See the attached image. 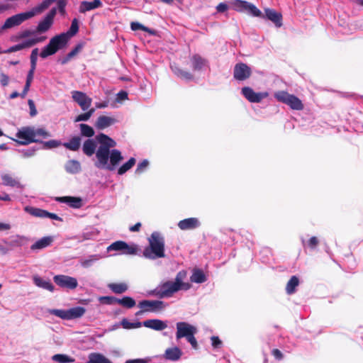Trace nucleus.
<instances>
[{"instance_id":"f257e3e1","label":"nucleus","mask_w":363,"mask_h":363,"mask_svg":"<svg viewBox=\"0 0 363 363\" xmlns=\"http://www.w3.org/2000/svg\"><path fill=\"white\" fill-rule=\"evenodd\" d=\"M96 140L99 143V147L96 149V143L93 139L86 140L82 147L84 153L91 157L96 152V162L95 166L99 169H106L113 170L121 161L123 159L121 152L116 149H113L116 145V143L108 135L100 133L96 137Z\"/></svg>"},{"instance_id":"f03ea898","label":"nucleus","mask_w":363,"mask_h":363,"mask_svg":"<svg viewBox=\"0 0 363 363\" xmlns=\"http://www.w3.org/2000/svg\"><path fill=\"white\" fill-rule=\"evenodd\" d=\"M56 13L57 9L52 8L46 16L38 22L35 29L26 28L12 35L10 37V40L16 43L22 38H27L32 42L33 46L45 42L47 40V36L43 34L49 31L52 28Z\"/></svg>"},{"instance_id":"7ed1b4c3","label":"nucleus","mask_w":363,"mask_h":363,"mask_svg":"<svg viewBox=\"0 0 363 363\" xmlns=\"http://www.w3.org/2000/svg\"><path fill=\"white\" fill-rule=\"evenodd\" d=\"M186 275V272H179L174 281H166L160 283L154 290L149 292V295L155 296L160 298H169L179 291L189 289L191 284L184 281Z\"/></svg>"},{"instance_id":"20e7f679","label":"nucleus","mask_w":363,"mask_h":363,"mask_svg":"<svg viewBox=\"0 0 363 363\" xmlns=\"http://www.w3.org/2000/svg\"><path fill=\"white\" fill-rule=\"evenodd\" d=\"M55 1L56 0H44L41 4L28 11L20 13L8 18L5 21L1 28L3 30H6L20 26L24 21L33 18L36 15L42 13L52 3Z\"/></svg>"},{"instance_id":"39448f33","label":"nucleus","mask_w":363,"mask_h":363,"mask_svg":"<svg viewBox=\"0 0 363 363\" xmlns=\"http://www.w3.org/2000/svg\"><path fill=\"white\" fill-rule=\"evenodd\" d=\"M149 246L143 250V256L147 259H155L164 257V239L158 232L152 233L148 239Z\"/></svg>"},{"instance_id":"423d86ee","label":"nucleus","mask_w":363,"mask_h":363,"mask_svg":"<svg viewBox=\"0 0 363 363\" xmlns=\"http://www.w3.org/2000/svg\"><path fill=\"white\" fill-rule=\"evenodd\" d=\"M69 40V35L63 33L53 36L50 39L49 43L42 48L39 54L40 57L45 59L55 55L58 50L66 47Z\"/></svg>"},{"instance_id":"0eeeda50","label":"nucleus","mask_w":363,"mask_h":363,"mask_svg":"<svg viewBox=\"0 0 363 363\" xmlns=\"http://www.w3.org/2000/svg\"><path fill=\"white\" fill-rule=\"evenodd\" d=\"M177 339H181L186 337L187 341L191 345L194 349L197 348V341L194 337V335L197 333L196 327L186 323V322H178L177 323Z\"/></svg>"},{"instance_id":"6e6552de","label":"nucleus","mask_w":363,"mask_h":363,"mask_svg":"<svg viewBox=\"0 0 363 363\" xmlns=\"http://www.w3.org/2000/svg\"><path fill=\"white\" fill-rule=\"evenodd\" d=\"M230 7L241 13H247L252 16L261 17L262 16V12L258 9L254 4L242 0H232L230 2Z\"/></svg>"},{"instance_id":"1a4fd4ad","label":"nucleus","mask_w":363,"mask_h":363,"mask_svg":"<svg viewBox=\"0 0 363 363\" xmlns=\"http://www.w3.org/2000/svg\"><path fill=\"white\" fill-rule=\"evenodd\" d=\"M274 96L279 101L286 104L291 109L300 111L303 108L301 101L293 94L281 91L275 93Z\"/></svg>"},{"instance_id":"9d476101","label":"nucleus","mask_w":363,"mask_h":363,"mask_svg":"<svg viewBox=\"0 0 363 363\" xmlns=\"http://www.w3.org/2000/svg\"><path fill=\"white\" fill-rule=\"evenodd\" d=\"M16 137L18 140H15L21 145H28L34 142L33 128L23 127L20 129L17 133ZM14 140V139H13Z\"/></svg>"},{"instance_id":"9b49d317","label":"nucleus","mask_w":363,"mask_h":363,"mask_svg":"<svg viewBox=\"0 0 363 363\" xmlns=\"http://www.w3.org/2000/svg\"><path fill=\"white\" fill-rule=\"evenodd\" d=\"M138 306L140 308H143L144 311L157 312L163 310L167 307V304L158 300H145L140 301Z\"/></svg>"},{"instance_id":"f8f14e48","label":"nucleus","mask_w":363,"mask_h":363,"mask_svg":"<svg viewBox=\"0 0 363 363\" xmlns=\"http://www.w3.org/2000/svg\"><path fill=\"white\" fill-rule=\"evenodd\" d=\"M53 280L57 285L62 288L74 289L78 286L76 278L66 275H56L53 277Z\"/></svg>"},{"instance_id":"ddd939ff","label":"nucleus","mask_w":363,"mask_h":363,"mask_svg":"<svg viewBox=\"0 0 363 363\" xmlns=\"http://www.w3.org/2000/svg\"><path fill=\"white\" fill-rule=\"evenodd\" d=\"M243 96L252 103H259L269 96L268 92H255L252 88L245 86L242 89Z\"/></svg>"},{"instance_id":"4468645a","label":"nucleus","mask_w":363,"mask_h":363,"mask_svg":"<svg viewBox=\"0 0 363 363\" xmlns=\"http://www.w3.org/2000/svg\"><path fill=\"white\" fill-rule=\"evenodd\" d=\"M72 99L81 107L82 110L86 111L90 107L92 99L85 93L79 91H72Z\"/></svg>"},{"instance_id":"2eb2a0df","label":"nucleus","mask_w":363,"mask_h":363,"mask_svg":"<svg viewBox=\"0 0 363 363\" xmlns=\"http://www.w3.org/2000/svg\"><path fill=\"white\" fill-rule=\"evenodd\" d=\"M251 74L250 68L244 63L237 64L234 68V77L240 81L247 79Z\"/></svg>"},{"instance_id":"dca6fc26","label":"nucleus","mask_w":363,"mask_h":363,"mask_svg":"<svg viewBox=\"0 0 363 363\" xmlns=\"http://www.w3.org/2000/svg\"><path fill=\"white\" fill-rule=\"evenodd\" d=\"M117 122V120L112 116H100L98 117L96 123L95 127L99 130H104L106 128H108Z\"/></svg>"},{"instance_id":"f3484780","label":"nucleus","mask_w":363,"mask_h":363,"mask_svg":"<svg viewBox=\"0 0 363 363\" xmlns=\"http://www.w3.org/2000/svg\"><path fill=\"white\" fill-rule=\"evenodd\" d=\"M201 223L196 218H189L180 220L178 227L182 230H192L200 226Z\"/></svg>"},{"instance_id":"a211bd4d","label":"nucleus","mask_w":363,"mask_h":363,"mask_svg":"<svg viewBox=\"0 0 363 363\" xmlns=\"http://www.w3.org/2000/svg\"><path fill=\"white\" fill-rule=\"evenodd\" d=\"M18 42L19 43L10 47L6 50H4V53H11L24 49H28L33 46L32 45V42H30L27 38H22Z\"/></svg>"},{"instance_id":"6ab92c4d","label":"nucleus","mask_w":363,"mask_h":363,"mask_svg":"<svg viewBox=\"0 0 363 363\" xmlns=\"http://www.w3.org/2000/svg\"><path fill=\"white\" fill-rule=\"evenodd\" d=\"M102 5L103 4L101 0H94L93 1H84L80 3L79 11L82 13H84L86 11L100 8Z\"/></svg>"},{"instance_id":"aec40b11","label":"nucleus","mask_w":363,"mask_h":363,"mask_svg":"<svg viewBox=\"0 0 363 363\" xmlns=\"http://www.w3.org/2000/svg\"><path fill=\"white\" fill-rule=\"evenodd\" d=\"M142 325L146 328H151L155 330H162L167 327L165 322L159 319L147 320L142 323Z\"/></svg>"},{"instance_id":"412c9836","label":"nucleus","mask_w":363,"mask_h":363,"mask_svg":"<svg viewBox=\"0 0 363 363\" xmlns=\"http://www.w3.org/2000/svg\"><path fill=\"white\" fill-rule=\"evenodd\" d=\"M57 201L67 203L69 206L75 208H79L82 206V201L78 197L62 196L57 198Z\"/></svg>"},{"instance_id":"4be33fe9","label":"nucleus","mask_w":363,"mask_h":363,"mask_svg":"<svg viewBox=\"0 0 363 363\" xmlns=\"http://www.w3.org/2000/svg\"><path fill=\"white\" fill-rule=\"evenodd\" d=\"M1 179L3 184L5 186H9L11 187H16L19 189L24 188V185L21 184L18 179L13 178L11 175L9 174H1Z\"/></svg>"},{"instance_id":"5701e85b","label":"nucleus","mask_w":363,"mask_h":363,"mask_svg":"<svg viewBox=\"0 0 363 363\" xmlns=\"http://www.w3.org/2000/svg\"><path fill=\"white\" fill-rule=\"evenodd\" d=\"M265 16L269 20L272 21L277 27L281 26L282 16L281 13L277 12L274 9H265Z\"/></svg>"},{"instance_id":"b1692460","label":"nucleus","mask_w":363,"mask_h":363,"mask_svg":"<svg viewBox=\"0 0 363 363\" xmlns=\"http://www.w3.org/2000/svg\"><path fill=\"white\" fill-rule=\"evenodd\" d=\"M52 241L53 238L51 236L43 237L41 239L37 240L35 243H33L30 246V249L32 250H38L44 249L50 245Z\"/></svg>"},{"instance_id":"393cba45","label":"nucleus","mask_w":363,"mask_h":363,"mask_svg":"<svg viewBox=\"0 0 363 363\" xmlns=\"http://www.w3.org/2000/svg\"><path fill=\"white\" fill-rule=\"evenodd\" d=\"M182 354V352L181 350L177 347H174L167 349L164 352V357L166 359L171 361H177L181 357Z\"/></svg>"},{"instance_id":"a878e982","label":"nucleus","mask_w":363,"mask_h":363,"mask_svg":"<svg viewBox=\"0 0 363 363\" xmlns=\"http://www.w3.org/2000/svg\"><path fill=\"white\" fill-rule=\"evenodd\" d=\"M102 258V256L99 254L91 255L86 258H82L79 260L80 265L84 268H89L92 264Z\"/></svg>"},{"instance_id":"bb28decb","label":"nucleus","mask_w":363,"mask_h":363,"mask_svg":"<svg viewBox=\"0 0 363 363\" xmlns=\"http://www.w3.org/2000/svg\"><path fill=\"white\" fill-rule=\"evenodd\" d=\"M33 281L36 286L38 287L47 289L50 291H53L55 289L54 286L50 281L43 279L40 277L35 276L33 277Z\"/></svg>"},{"instance_id":"cd10ccee","label":"nucleus","mask_w":363,"mask_h":363,"mask_svg":"<svg viewBox=\"0 0 363 363\" xmlns=\"http://www.w3.org/2000/svg\"><path fill=\"white\" fill-rule=\"evenodd\" d=\"M86 312L84 307L77 306L68 309V319L73 320L82 317Z\"/></svg>"},{"instance_id":"c85d7f7f","label":"nucleus","mask_w":363,"mask_h":363,"mask_svg":"<svg viewBox=\"0 0 363 363\" xmlns=\"http://www.w3.org/2000/svg\"><path fill=\"white\" fill-rule=\"evenodd\" d=\"M65 168L68 173L77 174L81 170V164L78 161L71 160L65 164Z\"/></svg>"},{"instance_id":"c756f323","label":"nucleus","mask_w":363,"mask_h":363,"mask_svg":"<svg viewBox=\"0 0 363 363\" xmlns=\"http://www.w3.org/2000/svg\"><path fill=\"white\" fill-rule=\"evenodd\" d=\"M86 363H112L105 356L99 353H91L89 356V361Z\"/></svg>"},{"instance_id":"7c9ffc66","label":"nucleus","mask_w":363,"mask_h":363,"mask_svg":"<svg viewBox=\"0 0 363 363\" xmlns=\"http://www.w3.org/2000/svg\"><path fill=\"white\" fill-rule=\"evenodd\" d=\"M81 145V138L79 136L73 137L69 142L65 143L63 145L72 151L79 150Z\"/></svg>"},{"instance_id":"2f4dec72","label":"nucleus","mask_w":363,"mask_h":363,"mask_svg":"<svg viewBox=\"0 0 363 363\" xmlns=\"http://www.w3.org/2000/svg\"><path fill=\"white\" fill-rule=\"evenodd\" d=\"M108 287L115 294H122L127 291L128 286L125 283H111Z\"/></svg>"},{"instance_id":"473e14b6","label":"nucleus","mask_w":363,"mask_h":363,"mask_svg":"<svg viewBox=\"0 0 363 363\" xmlns=\"http://www.w3.org/2000/svg\"><path fill=\"white\" fill-rule=\"evenodd\" d=\"M24 210L35 217L45 218L46 211L45 210L31 206H26Z\"/></svg>"},{"instance_id":"72a5a7b5","label":"nucleus","mask_w":363,"mask_h":363,"mask_svg":"<svg viewBox=\"0 0 363 363\" xmlns=\"http://www.w3.org/2000/svg\"><path fill=\"white\" fill-rule=\"evenodd\" d=\"M140 251V250L138 245L135 243H126V247H124L123 252H121V254L127 255H138Z\"/></svg>"},{"instance_id":"f704fd0d","label":"nucleus","mask_w":363,"mask_h":363,"mask_svg":"<svg viewBox=\"0 0 363 363\" xmlns=\"http://www.w3.org/2000/svg\"><path fill=\"white\" fill-rule=\"evenodd\" d=\"M52 359L54 362L58 363H72L74 362V359L70 356L65 354H57L52 357Z\"/></svg>"},{"instance_id":"c9c22d12","label":"nucleus","mask_w":363,"mask_h":363,"mask_svg":"<svg viewBox=\"0 0 363 363\" xmlns=\"http://www.w3.org/2000/svg\"><path fill=\"white\" fill-rule=\"evenodd\" d=\"M191 281L194 283H203L206 281V278L203 272L200 269H195L190 278Z\"/></svg>"},{"instance_id":"e433bc0d","label":"nucleus","mask_w":363,"mask_h":363,"mask_svg":"<svg viewBox=\"0 0 363 363\" xmlns=\"http://www.w3.org/2000/svg\"><path fill=\"white\" fill-rule=\"evenodd\" d=\"M299 281L296 276H293L288 281L286 291L288 294H292L295 292L296 287L298 285Z\"/></svg>"},{"instance_id":"4c0bfd02","label":"nucleus","mask_w":363,"mask_h":363,"mask_svg":"<svg viewBox=\"0 0 363 363\" xmlns=\"http://www.w3.org/2000/svg\"><path fill=\"white\" fill-rule=\"evenodd\" d=\"M117 303L128 308H131L135 305V301L133 298L129 296H125L123 298H118Z\"/></svg>"},{"instance_id":"58836bf2","label":"nucleus","mask_w":363,"mask_h":363,"mask_svg":"<svg viewBox=\"0 0 363 363\" xmlns=\"http://www.w3.org/2000/svg\"><path fill=\"white\" fill-rule=\"evenodd\" d=\"M135 164V159L131 157L127 162L123 164L118 169V174L122 175L130 169Z\"/></svg>"},{"instance_id":"ea45409f","label":"nucleus","mask_w":363,"mask_h":363,"mask_svg":"<svg viewBox=\"0 0 363 363\" xmlns=\"http://www.w3.org/2000/svg\"><path fill=\"white\" fill-rule=\"evenodd\" d=\"M48 313H49L51 315H54L58 318H60L62 320H69L68 319V310L48 309Z\"/></svg>"},{"instance_id":"a19ab883","label":"nucleus","mask_w":363,"mask_h":363,"mask_svg":"<svg viewBox=\"0 0 363 363\" xmlns=\"http://www.w3.org/2000/svg\"><path fill=\"white\" fill-rule=\"evenodd\" d=\"M33 135H34V142H38L39 138H47L50 136V133L46 131L44 128H33Z\"/></svg>"},{"instance_id":"79ce46f5","label":"nucleus","mask_w":363,"mask_h":363,"mask_svg":"<svg viewBox=\"0 0 363 363\" xmlns=\"http://www.w3.org/2000/svg\"><path fill=\"white\" fill-rule=\"evenodd\" d=\"M81 134L83 136L90 138L94 135V130L92 127L89 126L87 124L82 123L79 125Z\"/></svg>"},{"instance_id":"37998d69","label":"nucleus","mask_w":363,"mask_h":363,"mask_svg":"<svg viewBox=\"0 0 363 363\" xmlns=\"http://www.w3.org/2000/svg\"><path fill=\"white\" fill-rule=\"evenodd\" d=\"M124 247H126V242L124 241H116L113 242L111 245L107 247V250L109 251H121L123 252Z\"/></svg>"},{"instance_id":"c03bdc74","label":"nucleus","mask_w":363,"mask_h":363,"mask_svg":"<svg viewBox=\"0 0 363 363\" xmlns=\"http://www.w3.org/2000/svg\"><path fill=\"white\" fill-rule=\"evenodd\" d=\"M193 67L194 69H201L206 63V61L199 55H194L191 59Z\"/></svg>"},{"instance_id":"a18cd8bd","label":"nucleus","mask_w":363,"mask_h":363,"mask_svg":"<svg viewBox=\"0 0 363 363\" xmlns=\"http://www.w3.org/2000/svg\"><path fill=\"white\" fill-rule=\"evenodd\" d=\"M27 240V238L23 235H16L11 237V245L15 247H20Z\"/></svg>"},{"instance_id":"49530a36","label":"nucleus","mask_w":363,"mask_h":363,"mask_svg":"<svg viewBox=\"0 0 363 363\" xmlns=\"http://www.w3.org/2000/svg\"><path fill=\"white\" fill-rule=\"evenodd\" d=\"M121 325L125 328V329H133V328H138L141 327L142 323L137 322V323H130L128 320L126 318H123L121 322Z\"/></svg>"},{"instance_id":"de8ad7c7","label":"nucleus","mask_w":363,"mask_h":363,"mask_svg":"<svg viewBox=\"0 0 363 363\" xmlns=\"http://www.w3.org/2000/svg\"><path fill=\"white\" fill-rule=\"evenodd\" d=\"M174 73L178 76L179 77L182 78V79H186V80H189V79H191L192 78V76L190 73L187 72H185V71H183L181 69L178 68V67H172Z\"/></svg>"},{"instance_id":"09e8293b","label":"nucleus","mask_w":363,"mask_h":363,"mask_svg":"<svg viewBox=\"0 0 363 363\" xmlns=\"http://www.w3.org/2000/svg\"><path fill=\"white\" fill-rule=\"evenodd\" d=\"M174 73L178 76L179 77L182 78V79H186V80H189V79H191L192 78V76L190 73L187 72H185V71H183L181 69L178 68V67H172Z\"/></svg>"},{"instance_id":"8fccbe9b","label":"nucleus","mask_w":363,"mask_h":363,"mask_svg":"<svg viewBox=\"0 0 363 363\" xmlns=\"http://www.w3.org/2000/svg\"><path fill=\"white\" fill-rule=\"evenodd\" d=\"M174 73L178 76L179 77L182 78V79H186V80H189V79H191L192 78V76L190 73L187 72H185V71H183L181 69L178 68V67H172Z\"/></svg>"},{"instance_id":"3c124183","label":"nucleus","mask_w":363,"mask_h":363,"mask_svg":"<svg viewBox=\"0 0 363 363\" xmlns=\"http://www.w3.org/2000/svg\"><path fill=\"white\" fill-rule=\"evenodd\" d=\"M130 28L133 30H142L143 31H145L147 33H149L150 34H154L155 31L150 29L147 27L144 26L141 23L138 22H132L130 24Z\"/></svg>"},{"instance_id":"603ef678","label":"nucleus","mask_w":363,"mask_h":363,"mask_svg":"<svg viewBox=\"0 0 363 363\" xmlns=\"http://www.w3.org/2000/svg\"><path fill=\"white\" fill-rule=\"evenodd\" d=\"M78 30H79L78 21L77 18H74L72 21V24H71L69 30L65 33L69 35V39L71 37L74 35L78 32Z\"/></svg>"},{"instance_id":"864d4df0","label":"nucleus","mask_w":363,"mask_h":363,"mask_svg":"<svg viewBox=\"0 0 363 363\" xmlns=\"http://www.w3.org/2000/svg\"><path fill=\"white\" fill-rule=\"evenodd\" d=\"M99 300L101 303L111 305L117 303L118 298L113 296H101Z\"/></svg>"},{"instance_id":"5fc2aeb1","label":"nucleus","mask_w":363,"mask_h":363,"mask_svg":"<svg viewBox=\"0 0 363 363\" xmlns=\"http://www.w3.org/2000/svg\"><path fill=\"white\" fill-rule=\"evenodd\" d=\"M39 50L38 48H34L30 53V67H36L38 56Z\"/></svg>"},{"instance_id":"6e6d98bb","label":"nucleus","mask_w":363,"mask_h":363,"mask_svg":"<svg viewBox=\"0 0 363 363\" xmlns=\"http://www.w3.org/2000/svg\"><path fill=\"white\" fill-rule=\"evenodd\" d=\"M149 162L147 160H143L138 164L137 169H135L136 174H140L147 167Z\"/></svg>"},{"instance_id":"4d7b16f0","label":"nucleus","mask_w":363,"mask_h":363,"mask_svg":"<svg viewBox=\"0 0 363 363\" xmlns=\"http://www.w3.org/2000/svg\"><path fill=\"white\" fill-rule=\"evenodd\" d=\"M9 83V77L7 74L1 72L0 74V84L3 86H6Z\"/></svg>"},{"instance_id":"13d9d810","label":"nucleus","mask_w":363,"mask_h":363,"mask_svg":"<svg viewBox=\"0 0 363 363\" xmlns=\"http://www.w3.org/2000/svg\"><path fill=\"white\" fill-rule=\"evenodd\" d=\"M61 143L58 140H51L45 143V145L48 148H54L60 146Z\"/></svg>"},{"instance_id":"bf43d9fd","label":"nucleus","mask_w":363,"mask_h":363,"mask_svg":"<svg viewBox=\"0 0 363 363\" xmlns=\"http://www.w3.org/2000/svg\"><path fill=\"white\" fill-rule=\"evenodd\" d=\"M35 68L36 67H30V69L29 70V72L27 74V77H26L27 82L32 83V81L34 77V72H35Z\"/></svg>"},{"instance_id":"052dcab7","label":"nucleus","mask_w":363,"mask_h":363,"mask_svg":"<svg viewBox=\"0 0 363 363\" xmlns=\"http://www.w3.org/2000/svg\"><path fill=\"white\" fill-rule=\"evenodd\" d=\"M90 118L87 113H82L79 115L74 120L75 122L86 121Z\"/></svg>"},{"instance_id":"680f3d73","label":"nucleus","mask_w":363,"mask_h":363,"mask_svg":"<svg viewBox=\"0 0 363 363\" xmlns=\"http://www.w3.org/2000/svg\"><path fill=\"white\" fill-rule=\"evenodd\" d=\"M28 103V106H29V108H30V115L32 116H35L36 113H37V111H36V108H35V106L33 101L31 100V99H29Z\"/></svg>"},{"instance_id":"e2e57ef3","label":"nucleus","mask_w":363,"mask_h":363,"mask_svg":"<svg viewBox=\"0 0 363 363\" xmlns=\"http://www.w3.org/2000/svg\"><path fill=\"white\" fill-rule=\"evenodd\" d=\"M318 240L316 237H312L308 243V245L311 248H315L318 245Z\"/></svg>"},{"instance_id":"0e129e2a","label":"nucleus","mask_w":363,"mask_h":363,"mask_svg":"<svg viewBox=\"0 0 363 363\" xmlns=\"http://www.w3.org/2000/svg\"><path fill=\"white\" fill-rule=\"evenodd\" d=\"M216 9L218 12L223 13L228 9V6L225 3H220L216 6Z\"/></svg>"},{"instance_id":"69168bd1","label":"nucleus","mask_w":363,"mask_h":363,"mask_svg":"<svg viewBox=\"0 0 363 363\" xmlns=\"http://www.w3.org/2000/svg\"><path fill=\"white\" fill-rule=\"evenodd\" d=\"M21 152L22 153L23 157H32L33 155H34L35 150L34 149H28L26 150H22V151H21Z\"/></svg>"},{"instance_id":"338daca9","label":"nucleus","mask_w":363,"mask_h":363,"mask_svg":"<svg viewBox=\"0 0 363 363\" xmlns=\"http://www.w3.org/2000/svg\"><path fill=\"white\" fill-rule=\"evenodd\" d=\"M66 6V1L65 0H59L57 2V7L59 9V11L61 13H65V8Z\"/></svg>"},{"instance_id":"774afa93","label":"nucleus","mask_w":363,"mask_h":363,"mask_svg":"<svg viewBox=\"0 0 363 363\" xmlns=\"http://www.w3.org/2000/svg\"><path fill=\"white\" fill-rule=\"evenodd\" d=\"M149 360L146 359H135L127 360L125 363H148Z\"/></svg>"}]
</instances>
